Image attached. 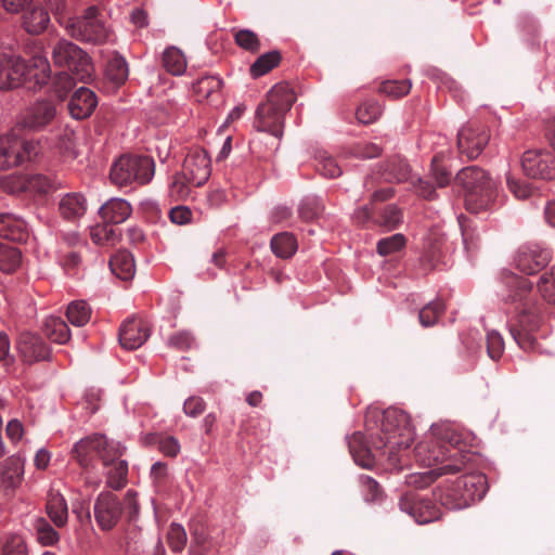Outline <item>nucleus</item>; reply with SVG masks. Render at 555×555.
I'll list each match as a JSON object with an SVG mask.
<instances>
[{"label":"nucleus","instance_id":"1","mask_svg":"<svg viewBox=\"0 0 555 555\" xmlns=\"http://www.w3.org/2000/svg\"><path fill=\"white\" fill-rule=\"evenodd\" d=\"M515 283L517 291L512 299L520 304L517 306V327L513 330V335L524 350H535L538 341L533 333L542 324L541 309L535 299L528 297L532 284L522 278L516 279Z\"/></svg>","mask_w":555,"mask_h":555},{"label":"nucleus","instance_id":"2","mask_svg":"<svg viewBox=\"0 0 555 555\" xmlns=\"http://www.w3.org/2000/svg\"><path fill=\"white\" fill-rule=\"evenodd\" d=\"M51 56L55 66L67 68L79 82L88 83L92 80L94 67L91 57L77 44L61 39L53 46Z\"/></svg>","mask_w":555,"mask_h":555},{"label":"nucleus","instance_id":"3","mask_svg":"<svg viewBox=\"0 0 555 555\" xmlns=\"http://www.w3.org/2000/svg\"><path fill=\"white\" fill-rule=\"evenodd\" d=\"M382 437L384 447H389L390 452L408 449L414 441V430L408 413L389 409L384 412L382 421Z\"/></svg>","mask_w":555,"mask_h":555},{"label":"nucleus","instance_id":"4","mask_svg":"<svg viewBox=\"0 0 555 555\" xmlns=\"http://www.w3.org/2000/svg\"><path fill=\"white\" fill-rule=\"evenodd\" d=\"M73 453L83 469L93 467L95 459H100L104 466H109L121 456L120 450L111 444L104 435L100 434L80 439L75 444Z\"/></svg>","mask_w":555,"mask_h":555},{"label":"nucleus","instance_id":"5","mask_svg":"<svg viewBox=\"0 0 555 555\" xmlns=\"http://www.w3.org/2000/svg\"><path fill=\"white\" fill-rule=\"evenodd\" d=\"M154 169V162L149 156L121 155L112 166L109 178L118 186L132 181L144 184L152 179Z\"/></svg>","mask_w":555,"mask_h":555},{"label":"nucleus","instance_id":"6","mask_svg":"<svg viewBox=\"0 0 555 555\" xmlns=\"http://www.w3.org/2000/svg\"><path fill=\"white\" fill-rule=\"evenodd\" d=\"M454 180L465 190L467 203L475 201L479 207H485L494 197L495 189L491 178L478 166L461 169Z\"/></svg>","mask_w":555,"mask_h":555},{"label":"nucleus","instance_id":"7","mask_svg":"<svg viewBox=\"0 0 555 555\" xmlns=\"http://www.w3.org/2000/svg\"><path fill=\"white\" fill-rule=\"evenodd\" d=\"M37 154V143L15 132L0 137V170H8L30 160Z\"/></svg>","mask_w":555,"mask_h":555},{"label":"nucleus","instance_id":"8","mask_svg":"<svg viewBox=\"0 0 555 555\" xmlns=\"http://www.w3.org/2000/svg\"><path fill=\"white\" fill-rule=\"evenodd\" d=\"M26 61L11 52L0 50V90L10 91L25 83Z\"/></svg>","mask_w":555,"mask_h":555},{"label":"nucleus","instance_id":"9","mask_svg":"<svg viewBox=\"0 0 555 555\" xmlns=\"http://www.w3.org/2000/svg\"><path fill=\"white\" fill-rule=\"evenodd\" d=\"M210 157L206 150H192L183 162L182 178L195 186H202L210 177Z\"/></svg>","mask_w":555,"mask_h":555},{"label":"nucleus","instance_id":"10","mask_svg":"<svg viewBox=\"0 0 555 555\" xmlns=\"http://www.w3.org/2000/svg\"><path fill=\"white\" fill-rule=\"evenodd\" d=\"M524 172L534 179H555V155L545 151H527L521 158Z\"/></svg>","mask_w":555,"mask_h":555},{"label":"nucleus","instance_id":"11","mask_svg":"<svg viewBox=\"0 0 555 555\" xmlns=\"http://www.w3.org/2000/svg\"><path fill=\"white\" fill-rule=\"evenodd\" d=\"M93 513L96 524L102 530H112L120 519L122 513L121 503L111 492L101 493L95 501Z\"/></svg>","mask_w":555,"mask_h":555},{"label":"nucleus","instance_id":"12","mask_svg":"<svg viewBox=\"0 0 555 555\" xmlns=\"http://www.w3.org/2000/svg\"><path fill=\"white\" fill-rule=\"evenodd\" d=\"M490 134L487 130L473 125L464 126L457 134V150L468 159L477 158L488 144Z\"/></svg>","mask_w":555,"mask_h":555},{"label":"nucleus","instance_id":"13","mask_svg":"<svg viewBox=\"0 0 555 555\" xmlns=\"http://www.w3.org/2000/svg\"><path fill=\"white\" fill-rule=\"evenodd\" d=\"M66 25L68 34L80 41L100 43L107 37V31L104 24L98 18L80 17L69 20Z\"/></svg>","mask_w":555,"mask_h":555},{"label":"nucleus","instance_id":"14","mask_svg":"<svg viewBox=\"0 0 555 555\" xmlns=\"http://www.w3.org/2000/svg\"><path fill=\"white\" fill-rule=\"evenodd\" d=\"M55 116L56 107L53 102L48 100L37 101L25 109L16 128L37 130L51 124Z\"/></svg>","mask_w":555,"mask_h":555},{"label":"nucleus","instance_id":"15","mask_svg":"<svg viewBox=\"0 0 555 555\" xmlns=\"http://www.w3.org/2000/svg\"><path fill=\"white\" fill-rule=\"evenodd\" d=\"M17 352L26 363L50 360V349L43 343L41 337L25 332L20 335L17 340Z\"/></svg>","mask_w":555,"mask_h":555},{"label":"nucleus","instance_id":"16","mask_svg":"<svg viewBox=\"0 0 555 555\" xmlns=\"http://www.w3.org/2000/svg\"><path fill=\"white\" fill-rule=\"evenodd\" d=\"M151 335V327L141 319L130 318L119 330L120 345L128 350L141 347Z\"/></svg>","mask_w":555,"mask_h":555},{"label":"nucleus","instance_id":"17","mask_svg":"<svg viewBox=\"0 0 555 555\" xmlns=\"http://www.w3.org/2000/svg\"><path fill=\"white\" fill-rule=\"evenodd\" d=\"M284 115L274 108L269 101L258 106L256 112L257 129L273 134L276 138L283 134Z\"/></svg>","mask_w":555,"mask_h":555},{"label":"nucleus","instance_id":"18","mask_svg":"<svg viewBox=\"0 0 555 555\" xmlns=\"http://www.w3.org/2000/svg\"><path fill=\"white\" fill-rule=\"evenodd\" d=\"M98 105L95 93L86 87L78 88L68 102V111L75 119L89 117Z\"/></svg>","mask_w":555,"mask_h":555},{"label":"nucleus","instance_id":"19","mask_svg":"<svg viewBox=\"0 0 555 555\" xmlns=\"http://www.w3.org/2000/svg\"><path fill=\"white\" fill-rule=\"evenodd\" d=\"M550 260L551 257L546 250L525 249L517 254L515 262L522 273L531 275L544 269Z\"/></svg>","mask_w":555,"mask_h":555},{"label":"nucleus","instance_id":"20","mask_svg":"<svg viewBox=\"0 0 555 555\" xmlns=\"http://www.w3.org/2000/svg\"><path fill=\"white\" fill-rule=\"evenodd\" d=\"M25 83L29 82V88H41L48 83L51 78V67L47 57L34 55L26 62Z\"/></svg>","mask_w":555,"mask_h":555},{"label":"nucleus","instance_id":"21","mask_svg":"<svg viewBox=\"0 0 555 555\" xmlns=\"http://www.w3.org/2000/svg\"><path fill=\"white\" fill-rule=\"evenodd\" d=\"M131 210L130 204L125 199L112 198L100 208V215L103 221L119 224L130 217Z\"/></svg>","mask_w":555,"mask_h":555},{"label":"nucleus","instance_id":"22","mask_svg":"<svg viewBox=\"0 0 555 555\" xmlns=\"http://www.w3.org/2000/svg\"><path fill=\"white\" fill-rule=\"evenodd\" d=\"M22 20L24 29L31 35L43 33L50 23L48 11L40 7L25 11Z\"/></svg>","mask_w":555,"mask_h":555},{"label":"nucleus","instance_id":"23","mask_svg":"<svg viewBox=\"0 0 555 555\" xmlns=\"http://www.w3.org/2000/svg\"><path fill=\"white\" fill-rule=\"evenodd\" d=\"M348 444L354 461L359 465L365 468L373 466L374 456L363 434L354 433Z\"/></svg>","mask_w":555,"mask_h":555},{"label":"nucleus","instance_id":"24","mask_svg":"<svg viewBox=\"0 0 555 555\" xmlns=\"http://www.w3.org/2000/svg\"><path fill=\"white\" fill-rule=\"evenodd\" d=\"M46 512L51 521L59 528L64 527L68 520V509L65 499L59 492L50 493Z\"/></svg>","mask_w":555,"mask_h":555},{"label":"nucleus","instance_id":"25","mask_svg":"<svg viewBox=\"0 0 555 555\" xmlns=\"http://www.w3.org/2000/svg\"><path fill=\"white\" fill-rule=\"evenodd\" d=\"M267 101L274 105V108H279L280 112L285 114L296 101V95L287 83H279L269 91Z\"/></svg>","mask_w":555,"mask_h":555},{"label":"nucleus","instance_id":"26","mask_svg":"<svg viewBox=\"0 0 555 555\" xmlns=\"http://www.w3.org/2000/svg\"><path fill=\"white\" fill-rule=\"evenodd\" d=\"M109 267L113 273L122 281H129L134 275V260L127 251H118L109 260Z\"/></svg>","mask_w":555,"mask_h":555},{"label":"nucleus","instance_id":"27","mask_svg":"<svg viewBox=\"0 0 555 555\" xmlns=\"http://www.w3.org/2000/svg\"><path fill=\"white\" fill-rule=\"evenodd\" d=\"M23 463L18 457H8L2 465L1 482L7 489H15L22 481Z\"/></svg>","mask_w":555,"mask_h":555},{"label":"nucleus","instance_id":"28","mask_svg":"<svg viewBox=\"0 0 555 555\" xmlns=\"http://www.w3.org/2000/svg\"><path fill=\"white\" fill-rule=\"evenodd\" d=\"M128 78V65L125 59L120 55L112 57L105 68V79L111 82L115 88L125 83Z\"/></svg>","mask_w":555,"mask_h":555},{"label":"nucleus","instance_id":"29","mask_svg":"<svg viewBox=\"0 0 555 555\" xmlns=\"http://www.w3.org/2000/svg\"><path fill=\"white\" fill-rule=\"evenodd\" d=\"M282 62V54L279 50H272L264 54H261L257 57V60L251 64L249 72L254 78H259L273 68L278 67Z\"/></svg>","mask_w":555,"mask_h":555},{"label":"nucleus","instance_id":"30","mask_svg":"<svg viewBox=\"0 0 555 555\" xmlns=\"http://www.w3.org/2000/svg\"><path fill=\"white\" fill-rule=\"evenodd\" d=\"M457 485L469 491V500H481L487 491V477L483 474L464 475L457 479Z\"/></svg>","mask_w":555,"mask_h":555},{"label":"nucleus","instance_id":"31","mask_svg":"<svg viewBox=\"0 0 555 555\" xmlns=\"http://www.w3.org/2000/svg\"><path fill=\"white\" fill-rule=\"evenodd\" d=\"M22 263V251L8 243H0V270L13 273Z\"/></svg>","mask_w":555,"mask_h":555},{"label":"nucleus","instance_id":"32","mask_svg":"<svg viewBox=\"0 0 555 555\" xmlns=\"http://www.w3.org/2000/svg\"><path fill=\"white\" fill-rule=\"evenodd\" d=\"M60 211L65 219L81 217L86 211V199L80 194H67L60 203Z\"/></svg>","mask_w":555,"mask_h":555},{"label":"nucleus","instance_id":"33","mask_svg":"<svg viewBox=\"0 0 555 555\" xmlns=\"http://www.w3.org/2000/svg\"><path fill=\"white\" fill-rule=\"evenodd\" d=\"M115 224L104 221L91 228V240L99 245H116L120 240V233L114 228Z\"/></svg>","mask_w":555,"mask_h":555},{"label":"nucleus","instance_id":"34","mask_svg":"<svg viewBox=\"0 0 555 555\" xmlns=\"http://www.w3.org/2000/svg\"><path fill=\"white\" fill-rule=\"evenodd\" d=\"M272 251L280 258H289L297 249V241L292 233L283 232L271 240Z\"/></svg>","mask_w":555,"mask_h":555},{"label":"nucleus","instance_id":"35","mask_svg":"<svg viewBox=\"0 0 555 555\" xmlns=\"http://www.w3.org/2000/svg\"><path fill=\"white\" fill-rule=\"evenodd\" d=\"M163 66L172 75H181L186 68L185 56L178 48L169 47L163 53Z\"/></svg>","mask_w":555,"mask_h":555},{"label":"nucleus","instance_id":"36","mask_svg":"<svg viewBox=\"0 0 555 555\" xmlns=\"http://www.w3.org/2000/svg\"><path fill=\"white\" fill-rule=\"evenodd\" d=\"M412 514L420 524H427L441 517L440 508L428 499L415 503L412 506Z\"/></svg>","mask_w":555,"mask_h":555},{"label":"nucleus","instance_id":"37","mask_svg":"<svg viewBox=\"0 0 555 555\" xmlns=\"http://www.w3.org/2000/svg\"><path fill=\"white\" fill-rule=\"evenodd\" d=\"M46 336L57 344H65L70 337L67 324L60 318H51L44 324Z\"/></svg>","mask_w":555,"mask_h":555},{"label":"nucleus","instance_id":"38","mask_svg":"<svg viewBox=\"0 0 555 555\" xmlns=\"http://www.w3.org/2000/svg\"><path fill=\"white\" fill-rule=\"evenodd\" d=\"M0 555H28V547L23 537L10 533L1 538Z\"/></svg>","mask_w":555,"mask_h":555},{"label":"nucleus","instance_id":"39","mask_svg":"<svg viewBox=\"0 0 555 555\" xmlns=\"http://www.w3.org/2000/svg\"><path fill=\"white\" fill-rule=\"evenodd\" d=\"M66 317L73 325L83 326L91 318V308L85 300L73 301L67 307Z\"/></svg>","mask_w":555,"mask_h":555},{"label":"nucleus","instance_id":"40","mask_svg":"<svg viewBox=\"0 0 555 555\" xmlns=\"http://www.w3.org/2000/svg\"><path fill=\"white\" fill-rule=\"evenodd\" d=\"M221 80L214 76H205L198 79L194 85L193 89L196 94L197 101L202 102L204 100L209 99V96L220 91L221 89Z\"/></svg>","mask_w":555,"mask_h":555},{"label":"nucleus","instance_id":"41","mask_svg":"<svg viewBox=\"0 0 555 555\" xmlns=\"http://www.w3.org/2000/svg\"><path fill=\"white\" fill-rule=\"evenodd\" d=\"M113 468L107 473V486L112 489L119 490L127 482L128 465L126 461L116 460L112 463Z\"/></svg>","mask_w":555,"mask_h":555},{"label":"nucleus","instance_id":"42","mask_svg":"<svg viewBox=\"0 0 555 555\" xmlns=\"http://www.w3.org/2000/svg\"><path fill=\"white\" fill-rule=\"evenodd\" d=\"M77 81L79 80L76 75H73L70 72L63 70L55 74L52 85L56 96L63 99L76 86Z\"/></svg>","mask_w":555,"mask_h":555},{"label":"nucleus","instance_id":"43","mask_svg":"<svg viewBox=\"0 0 555 555\" xmlns=\"http://www.w3.org/2000/svg\"><path fill=\"white\" fill-rule=\"evenodd\" d=\"M406 240L403 234L397 233L383 238L377 243V251L380 256H388L401 250L405 246Z\"/></svg>","mask_w":555,"mask_h":555},{"label":"nucleus","instance_id":"44","mask_svg":"<svg viewBox=\"0 0 555 555\" xmlns=\"http://www.w3.org/2000/svg\"><path fill=\"white\" fill-rule=\"evenodd\" d=\"M35 528L38 541L43 545H52L60 539L59 532L44 518H38Z\"/></svg>","mask_w":555,"mask_h":555},{"label":"nucleus","instance_id":"45","mask_svg":"<svg viewBox=\"0 0 555 555\" xmlns=\"http://www.w3.org/2000/svg\"><path fill=\"white\" fill-rule=\"evenodd\" d=\"M538 287L546 301L555 304V267L542 274Z\"/></svg>","mask_w":555,"mask_h":555},{"label":"nucleus","instance_id":"46","mask_svg":"<svg viewBox=\"0 0 555 555\" xmlns=\"http://www.w3.org/2000/svg\"><path fill=\"white\" fill-rule=\"evenodd\" d=\"M411 81L408 79L404 80H395V81H384L380 87L379 91L392 96L393 99L401 98L403 95H406L411 90Z\"/></svg>","mask_w":555,"mask_h":555},{"label":"nucleus","instance_id":"47","mask_svg":"<svg viewBox=\"0 0 555 555\" xmlns=\"http://www.w3.org/2000/svg\"><path fill=\"white\" fill-rule=\"evenodd\" d=\"M234 39L238 47L251 53H256L260 49V40L251 30L241 29L235 34Z\"/></svg>","mask_w":555,"mask_h":555},{"label":"nucleus","instance_id":"48","mask_svg":"<svg viewBox=\"0 0 555 555\" xmlns=\"http://www.w3.org/2000/svg\"><path fill=\"white\" fill-rule=\"evenodd\" d=\"M382 114V108L376 102L362 103L357 112V119L364 125L374 122Z\"/></svg>","mask_w":555,"mask_h":555},{"label":"nucleus","instance_id":"49","mask_svg":"<svg viewBox=\"0 0 555 555\" xmlns=\"http://www.w3.org/2000/svg\"><path fill=\"white\" fill-rule=\"evenodd\" d=\"M24 178L26 192L47 194L52 188L51 180L43 175L24 176Z\"/></svg>","mask_w":555,"mask_h":555},{"label":"nucleus","instance_id":"50","mask_svg":"<svg viewBox=\"0 0 555 555\" xmlns=\"http://www.w3.org/2000/svg\"><path fill=\"white\" fill-rule=\"evenodd\" d=\"M9 223H12V217L9 214L0 215V236L13 242H26L28 238V232L25 230H16V232H10Z\"/></svg>","mask_w":555,"mask_h":555},{"label":"nucleus","instance_id":"51","mask_svg":"<svg viewBox=\"0 0 555 555\" xmlns=\"http://www.w3.org/2000/svg\"><path fill=\"white\" fill-rule=\"evenodd\" d=\"M443 309H444V306L441 302H430V304L426 305L420 311V315H418L422 325H424V326L434 325L438 321Z\"/></svg>","mask_w":555,"mask_h":555},{"label":"nucleus","instance_id":"52","mask_svg":"<svg viewBox=\"0 0 555 555\" xmlns=\"http://www.w3.org/2000/svg\"><path fill=\"white\" fill-rule=\"evenodd\" d=\"M402 212L396 205H388L380 215L378 224L388 230L396 229L401 222Z\"/></svg>","mask_w":555,"mask_h":555},{"label":"nucleus","instance_id":"53","mask_svg":"<svg viewBox=\"0 0 555 555\" xmlns=\"http://www.w3.org/2000/svg\"><path fill=\"white\" fill-rule=\"evenodd\" d=\"M167 541L173 552H181L186 543L184 529L178 524H172L167 533Z\"/></svg>","mask_w":555,"mask_h":555},{"label":"nucleus","instance_id":"54","mask_svg":"<svg viewBox=\"0 0 555 555\" xmlns=\"http://www.w3.org/2000/svg\"><path fill=\"white\" fill-rule=\"evenodd\" d=\"M383 146L377 145L372 142H365L363 144L356 145L351 151L350 154L358 158L363 159H370L379 157L383 153Z\"/></svg>","mask_w":555,"mask_h":555},{"label":"nucleus","instance_id":"55","mask_svg":"<svg viewBox=\"0 0 555 555\" xmlns=\"http://www.w3.org/2000/svg\"><path fill=\"white\" fill-rule=\"evenodd\" d=\"M431 172L438 186L444 188L450 183L451 172L441 165L438 156H435L431 160Z\"/></svg>","mask_w":555,"mask_h":555},{"label":"nucleus","instance_id":"56","mask_svg":"<svg viewBox=\"0 0 555 555\" xmlns=\"http://www.w3.org/2000/svg\"><path fill=\"white\" fill-rule=\"evenodd\" d=\"M0 185L9 194L26 192L24 176H9L1 181Z\"/></svg>","mask_w":555,"mask_h":555},{"label":"nucleus","instance_id":"57","mask_svg":"<svg viewBox=\"0 0 555 555\" xmlns=\"http://www.w3.org/2000/svg\"><path fill=\"white\" fill-rule=\"evenodd\" d=\"M487 349L488 353L493 360H498L504 349V343L501 335L496 332H491L487 336Z\"/></svg>","mask_w":555,"mask_h":555},{"label":"nucleus","instance_id":"58","mask_svg":"<svg viewBox=\"0 0 555 555\" xmlns=\"http://www.w3.org/2000/svg\"><path fill=\"white\" fill-rule=\"evenodd\" d=\"M320 172L327 178H338L341 176L343 170L337 164L336 159L332 157L323 158L319 164Z\"/></svg>","mask_w":555,"mask_h":555},{"label":"nucleus","instance_id":"59","mask_svg":"<svg viewBox=\"0 0 555 555\" xmlns=\"http://www.w3.org/2000/svg\"><path fill=\"white\" fill-rule=\"evenodd\" d=\"M463 469L462 465H455V464H447L443 466H440L436 469H431L428 472L429 476H426L425 478L427 483L435 482L440 476L447 475V474H459Z\"/></svg>","mask_w":555,"mask_h":555},{"label":"nucleus","instance_id":"60","mask_svg":"<svg viewBox=\"0 0 555 555\" xmlns=\"http://www.w3.org/2000/svg\"><path fill=\"white\" fill-rule=\"evenodd\" d=\"M169 218L171 222L177 224H186L191 221L192 218V211L186 206H177L171 208L169 212Z\"/></svg>","mask_w":555,"mask_h":555},{"label":"nucleus","instance_id":"61","mask_svg":"<svg viewBox=\"0 0 555 555\" xmlns=\"http://www.w3.org/2000/svg\"><path fill=\"white\" fill-rule=\"evenodd\" d=\"M158 450L166 456L176 457L180 451L178 440L172 436L163 437Z\"/></svg>","mask_w":555,"mask_h":555},{"label":"nucleus","instance_id":"62","mask_svg":"<svg viewBox=\"0 0 555 555\" xmlns=\"http://www.w3.org/2000/svg\"><path fill=\"white\" fill-rule=\"evenodd\" d=\"M507 184H508L509 190L513 192V194L517 198H521V199L528 198L532 193L529 184L520 183L519 181H517L513 178H507Z\"/></svg>","mask_w":555,"mask_h":555},{"label":"nucleus","instance_id":"63","mask_svg":"<svg viewBox=\"0 0 555 555\" xmlns=\"http://www.w3.org/2000/svg\"><path fill=\"white\" fill-rule=\"evenodd\" d=\"M538 224L543 228V225H548L551 228H555V201H550L546 203L542 218L537 219Z\"/></svg>","mask_w":555,"mask_h":555},{"label":"nucleus","instance_id":"64","mask_svg":"<svg viewBox=\"0 0 555 555\" xmlns=\"http://www.w3.org/2000/svg\"><path fill=\"white\" fill-rule=\"evenodd\" d=\"M193 337L188 332H181L172 335L169 339V344L178 350H186L191 347Z\"/></svg>","mask_w":555,"mask_h":555}]
</instances>
